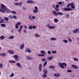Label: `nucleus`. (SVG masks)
<instances>
[{
    "mask_svg": "<svg viewBox=\"0 0 79 79\" xmlns=\"http://www.w3.org/2000/svg\"><path fill=\"white\" fill-rule=\"evenodd\" d=\"M6 55V53H0V56H5Z\"/></svg>",
    "mask_w": 79,
    "mask_h": 79,
    "instance_id": "16",
    "label": "nucleus"
},
{
    "mask_svg": "<svg viewBox=\"0 0 79 79\" xmlns=\"http://www.w3.org/2000/svg\"><path fill=\"white\" fill-rule=\"evenodd\" d=\"M13 57L14 58H15V60L17 61H18V60H19L18 59H17L18 57V55H14L13 56Z\"/></svg>",
    "mask_w": 79,
    "mask_h": 79,
    "instance_id": "9",
    "label": "nucleus"
},
{
    "mask_svg": "<svg viewBox=\"0 0 79 79\" xmlns=\"http://www.w3.org/2000/svg\"><path fill=\"white\" fill-rule=\"evenodd\" d=\"M43 78H45L47 77V75L45 73H44L42 75Z\"/></svg>",
    "mask_w": 79,
    "mask_h": 79,
    "instance_id": "32",
    "label": "nucleus"
},
{
    "mask_svg": "<svg viewBox=\"0 0 79 79\" xmlns=\"http://www.w3.org/2000/svg\"><path fill=\"white\" fill-rule=\"evenodd\" d=\"M47 61H45L43 65L44 67H45V66L46 65H47Z\"/></svg>",
    "mask_w": 79,
    "mask_h": 79,
    "instance_id": "37",
    "label": "nucleus"
},
{
    "mask_svg": "<svg viewBox=\"0 0 79 79\" xmlns=\"http://www.w3.org/2000/svg\"><path fill=\"white\" fill-rule=\"evenodd\" d=\"M15 5H18L19 6H22V2H20L19 3H15Z\"/></svg>",
    "mask_w": 79,
    "mask_h": 79,
    "instance_id": "12",
    "label": "nucleus"
},
{
    "mask_svg": "<svg viewBox=\"0 0 79 79\" xmlns=\"http://www.w3.org/2000/svg\"><path fill=\"white\" fill-rule=\"evenodd\" d=\"M55 10H56V11L57 12H58L59 11V10H60V9H58L57 8H56V7H55Z\"/></svg>",
    "mask_w": 79,
    "mask_h": 79,
    "instance_id": "40",
    "label": "nucleus"
},
{
    "mask_svg": "<svg viewBox=\"0 0 79 79\" xmlns=\"http://www.w3.org/2000/svg\"><path fill=\"white\" fill-rule=\"evenodd\" d=\"M0 39L1 40H3L5 39V36L3 35H1L0 37Z\"/></svg>",
    "mask_w": 79,
    "mask_h": 79,
    "instance_id": "29",
    "label": "nucleus"
},
{
    "mask_svg": "<svg viewBox=\"0 0 79 79\" xmlns=\"http://www.w3.org/2000/svg\"><path fill=\"white\" fill-rule=\"evenodd\" d=\"M58 65H59L61 68L64 69V66H67V64L64 63H61V62H58Z\"/></svg>",
    "mask_w": 79,
    "mask_h": 79,
    "instance_id": "1",
    "label": "nucleus"
},
{
    "mask_svg": "<svg viewBox=\"0 0 79 79\" xmlns=\"http://www.w3.org/2000/svg\"><path fill=\"white\" fill-rule=\"evenodd\" d=\"M24 47V44H22L20 46V49H23Z\"/></svg>",
    "mask_w": 79,
    "mask_h": 79,
    "instance_id": "24",
    "label": "nucleus"
},
{
    "mask_svg": "<svg viewBox=\"0 0 79 79\" xmlns=\"http://www.w3.org/2000/svg\"><path fill=\"white\" fill-rule=\"evenodd\" d=\"M42 65L41 64H39V71H42Z\"/></svg>",
    "mask_w": 79,
    "mask_h": 79,
    "instance_id": "11",
    "label": "nucleus"
},
{
    "mask_svg": "<svg viewBox=\"0 0 79 79\" xmlns=\"http://www.w3.org/2000/svg\"><path fill=\"white\" fill-rule=\"evenodd\" d=\"M42 61H43V62H44V61H46V59L45 58H43L42 59Z\"/></svg>",
    "mask_w": 79,
    "mask_h": 79,
    "instance_id": "41",
    "label": "nucleus"
},
{
    "mask_svg": "<svg viewBox=\"0 0 79 79\" xmlns=\"http://www.w3.org/2000/svg\"><path fill=\"white\" fill-rule=\"evenodd\" d=\"M28 19H29V20H31V21H33V19H32V16L30 15L29 16V17Z\"/></svg>",
    "mask_w": 79,
    "mask_h": 79,
    "instance_id": "27",
    "label": "nucleus"
},
{
    "mask_svg": "<svg viewBox=\"0 0 79 79\" xmlns=\"http://www.w3.org/2000/svg\"><path fill=\"white\" fill-rule=\"evenodd\" d=\"M36 28L37 27L35 26H32V28H33V29H35V28Z\"/></svg>",
    "mask_w": 79,
    "mask_h": 79,
    "instance_id": "58",
    "label": "nucleus"
},
{
    "mask_svg": "<svg viewBox=\"0 0 79 79\" xmlns=\"http://www.w3.org/2000/svg\"><path fill=\"white\" fill-rule=\"evenodd\" d=\"M64 2H58L59 5H61V4H63Z\"/></svg>",
    "mask_w": 79,
    "mask_h": 79,
    "instance_id": "52",
    "label": "nucleus"
},
{
    "mask_svg": "<svg viewBox=\"0 0 79 79\" xmlns=\"http://www.w3.org/2000/svg\"><path fill=\"white\" fill-rule=\"evenodd\" d=\"M21 22H19L17 23L15 25V28L16 29H18L19 27L18 26H19V25H21Z\"/></svg>",
    "mask_w": 79,
    "mask_h": 79,
    "instance_id": "6",
    "label": "nucleus"
},
{
    "mask_svg": "<svg viewBox=\"0 0 79 79\" xmlns=\"http://www.w3.org/2000/svg\"><path fill=\"white\" fill-rule=\"evenodd\" d=\"M69 15L68 14L66 15V17L67 19H68L69 18Z\"/></svg>",
    "mask_w": 79,
    "mask_h": 79,
    "instance_id": "46",
    "label": "nucleus"
},
{
    "mask_svg": "<svg viewBox=\"0 0 79 79\" xmlns=\"http://www.w3.org/2000/svg\"><path fill=\"white\" fill-rule=\"evenodd\" d=\"M9 63H16V61L13 60H9Z\"/></svg>",
    "mask_w": 79,
    "mask_h": 79,
    "instance_id": "23",
    "label": "nucleus"
},
{
    "mask_svg": "<svg viewBox=\"0 0 79 79\" xmlns=\"http://www.w3.org/2000/svg\"><path fill=\"white\" fill-rule=\"evenodd\" d=\"M35 37H40V35H38L37 33H36L35 34Z\"/></svg>",
    "mask_w": 79,
    "mask_h": 79,
    "instance_id": "36",
    "label": "nucleus"
},
{
    "mask_svg": "<svg viewBox=\"0 0 79 79\" xmlns=\"http://www.w3.org/2000/svg\"><path fill=\"white\" fill-rule=\"evenodd\" d=\"M15 76V74L13 73H12L10 75V77H13Z\"/></svg>",
    "mask_w": 79,
    "mask_h": 79,
    "instance_id": "51",
    "label": "nucleus"
},
{
    "mask_svg": "<svg viewBox=\"0 0 79 79\" xmlns=\"http://www.w3.org/2000/svg\"><path fill=\"white\" fill-rule=\"evenodd\" d=\"M27 58L28 60H32V57H31L29 56H27Z\"/></svg>",
    "mask_w": 79,
    "mask_h": 79,
    "instance_id": "35",
    "label": "nucleus"
},
{
    "mask_svg": "<svg viewBox=\"0 0 79 79\" xmlns=\"http://www.w3.org/2000/svg\"><path fill=\"white\" fill-rule=\"evenodd\" d=\"M8 17L10 19H13V16L12 15H9Z\"/></svg>",
    "mask_w": 79,
    "mask_h": 79,
    "instance_id": "45",
    "label": "nucleus"
},
{
    "mask_svg": "<svg viewBox=\"0 0 79 79\" xmlns=\"http://www.w3.org/2000/svg\"><path fill=\"white\" fill-rule=\"evenodd\" d=\"M1 26L2 27H4L6 26V25L4 23H2L1 24Z\"/></svg>",
    "mask_w": 79,
    "mask_h": 79,
    "instance_id": "34",
    "label": "nucleus"
},
{
    "mask_svg": "<svg viewBox=\"0 0 79 79\" xmlns=\"http://www.w3.org/2000/svg\"><path fill=\"white\" fill-rule=\"evenodd\" d=\"M45 56V55L42 54H39L38 55V56Z\"/></svg>",
    "mask_w": 79,
    "mask_h": 79,
    "instance_id": "25",
    "label": "nucleus"
},
{
    "mask_svg": "<svg viewBox=\"0 0 79 79\" xmlns=\"http://www.w3.org/2000/svg\"><path fill=\"white\" fill-rule=\"evenodd\" d=\"M63 41L64 43H68V41L66 40H63Z\"/></svg>",
    "mask_w": 79,
    "mask_h": 79,
    "instance_id": "44",
    "label": "nucleus"
},
{
    "mask_svg": "<svg viewBox=\"0 0 79 79\" xmlns=\"http://www.w3.org/2000/svg\"><path fill=\"white\" fill-rule=\"evenodd\" d=\"M23 32L24 33H26V34H27V31H26V30L25 29L23 30Z\"/></svg>",
    "mask_w": 79,
    "mask_h": 79,
    "instance_id": "54",
    "label": "nucleus"
},
{
    "mask_svg": "<svg viewBox=\"0 0 79 79\" xmlns=\"http://www.w3.org/2000/svg\"><path fill=\"white\" fill-rule=\"evenodd\" d=\"M24 28H25V29H27V26H25L24 27Z\"/></svg>",
    "mask_w": 79,
    "mask_h": 79,
    "instance_id": "61",
    "label": "nucleus"
},
{
    "mask_svg": "<svg viewBox=\"0 0 79 79\" xmlns=\"http://www.w3.org/2000/svg\"><path fill=\"white\" fill-rule=\"evenodd\" d=\"M38 8L37 6H35V10L33 11L34 13H37L38 12Z\"/></svg>",
    "mask_w": 79,
    "mask_h": 79,
    "instance_id": "5",
    "label": "nucleus"
},
{
    "mask_svg": "<svg viewBox=\"0 0 79 79\" xmlns=\"http://www.w3.org/2000/svg\"><path fill=\"white\" fill-rule=\"evenodd\" d=\"M74 60H75V61H78V60H79V59H78V58H74Z\"/></svg>",
    "mask_w": 79,
    "mask_h": 79,
    "instance_id": "50",
    "label": "nucleus"
},
{
    "mask_svg": "<svg viewBox=\"0 0 79 79\" xmlns=\"http://www.w3.org/2000/svg\"><path fill=\"white\" fill-rule=\"evenodd\" d=\"M28 28L29 29H32V25H30L28 27Z\"/></svg>",
    "mask_w": 79,
    "mask_h": 79,
    "instance_id": "38",
    "label": "nucleus"
},
{
    "mask_svg": "<svg viewBox=\"0 0 79 79\" xmlns=\"http://www.w3.org/2000/svg\"><path fill=\"white\" fill-rule=\"evenodd\" d=\"M13 18L14 19H17V17L15 15H13Z\"/></svg>",
    "mask_w": 79,
    "mask_h": 79,
    "instance_id": "53",
    "label": "nucleus"
},
{
    "mask_svg": "<svg viewBox=\"0 0 79 79\" xmlns=\"http://www.w3.org/2000/svg\"><path fill=\"white\" fill-rule=\"evenodd\" d=\"M23 29V25H21L19 29L18 30V31L19 32H21V29Z\"/></svg>",
    "mask_w": 79,
    "mask_h": 79,
    "instance_id": "18",
    "label": "nucleus"
},
{
    "mask_svg": "<svg viewBox=\"0 0 79 79\" xmlns=\"http://www.w3.org/2000/svg\"><path fill=\"white\" fill-rule=\"evenodd\" d=\"M52 6L53 8H55H55H56L55 7V5H52Z\"/></svg>",
    "mask_w": 79,
    "mask_h": 79,
    "instance_id": "60",
    "label": "nucleus"
},
{
    "mask_svg": "<svg viewBox=\"0 0 79 79\" xmlns=\"http://www.w3.org/2000/svg\"><path fill=\"white\" fill-rule=\"evenodd\" d=\"M55 68V67L54 66H51L50 65L49 66V68L50 69H53V68Z\"/></svg>",
    "mask_w": 79,
    "mask_h": 79,
    "instance_id": "33",
    "label": "nucleus"
},
{
    "mask_svg": "<svg viewBox=\"0 0 79 79\" xmlns=\"http://www.w3.org/2000/svg\"><path fill=\"white\" fill-rule=\"evenodd\" d=\"M3 19H2L0 21V23H3Z\"/></svg>",
    "mask_w": 79,
    "mask_h": 79,
    "instance_id": "56",
    "label": "nucleus"
},
{
    "mask_svg": "<svg viewBox=\"0 0 79 79\" xmlns=\"http://www.w3.org/2000/svg\"><path fill=\"white\" fill-rule=\"evenodd\" d=\"M71 6V3H69L68 4H67V5L66 6V7L67 8H68V7H69V6Z\"/></svg>",
    "mask_w": 79,
    "mask_h": 79,
    "instance_id": "48",
    "label": "nucleus"
},
{
    "mask_svg": "<svg viewBox=\"0 0 79 79\" xmlns=\"http://www.w3.org/2000/svg\"><path fill=\"white\" fill-rule=\"evenodd\" d=\"M72 66L73 68H74V69H77L78 68L77 66L74 64L72 65Z\"/></svg>",
    "mask_w": 79,
    "mask_h": 79,
    "instance_id": "17",
    "label": "nucleus"
},
{
    "mask_svg": "<svg viewBox=\"0 0 79 79\" xmlns=\"http://www.w3.org/2000/svg\"><path fill=\"white\" fill-rule=\"evenodd\" d=\"M27 3L28 4L34 3V2L31 0H28L27 1Z\"/></svg>",
    "mask_w": 79,
    "mask_h": 79,
    "instance_id": "8",
    "label": "nucleus"
},
{
    "mask_svg": "<svg viewBox=\"0 0 79 79\" xmlns=\"http://www.w3.org/2000/svg\"><path fill=\"white\" fill-rule=\"evenodd\" d=\"M71 8H75V4L73 2H72L71 3Z\"/></svg>",
    "mask_w": 79,
    "mask_h": 79,
    "instance_id": "10",
    "label": "nucleus"
},
{
    "mask_svg": "<svg viewBox=\"0 0 79 79\" xmlns=\"http://www.w3.org/2000/svg\"><path fill=\"white\" fill-rule=\"evenodd\" d=\"M59 7H60V6H59V5H56V8H59Z\"/></svg>",
    "mask_w": 79,
    "mask_h": 79,
    "instance_id": "55",
    "label": "nucleus"
},
{
    "mask_svg": "<svg viewBox=\"0 0 79 79\" xmlns=\"http://www.w3.org/2000/svg\"><path fill=\"white\" fill-rule=\"evenodd\" d=\"M64 11H72V9L70 8H64L63 9Z\"/></svg>",
    "mask_w": 79,
    "mask_h": 79,
    "instance_id": "4",
    "label": "nucleus"
},
{
    "mask_svg": "<svg viewBox=\"0 0 79 79\" xmlns=\"http://www.w3.org/2000/svg\"><path fill=\"white\" fill-rule=\"evenodd\" d=\"M48 54H50L51 53V52H50V51H48Z\"/></svg>",
    "mask_w": 79,
    "mask_h": 79,
    "instance_id": "62",
    "label": "nucleus"
},
{
    "mask_svg": "<svg viewBox=\"0 0 79 79\" xmlns=\"http://www.w3.org/2000/svg\"><path fill=\"white\" fill-rule=\"evenodd\" d=\"M49 24H48L47 25V26H48V28L49 29H55V26H49Z\"/></svg>",
    "mask_w": 79,
    "mask_h": 79,
    "instance_id": "7",
    "label": "nucleus"
},
{
    "mask_svg": "<svg viewBox=\"0 0 79 79\" xmlns=\"http://www.w3.org/2000/svg\"><path fill=\"white\" fill-rule=\"evenodd\" d=\"M15 2H18V0H15Z\"/></svg>",
    "mask_w": 79,
    "mask_h": 79,
    "instance_id": "64",
    "label": "nucleus"
},
{
    "mask_svg": "<svg viewBox=\"0 0 79 79\" xmlns=\"http://www.w3.org/2000/svg\"><path fill=\"white\" fill-rule=\"evenodd\" d=\"M8 53H9L10 54H11V55H13V54H14V53H15L14 52L11 50H9L8 51Z\"/></svg>",
    "mask_w": 79,
    "mask_h": 79,
    "instance_id": "15",
    "label": "nucleus"
},
{
    "mask_svg": "<svg viewBox=\"0 0 79 79\" xmlns=\"http://www.w3.org/2000/svg\"><path fill=\"white\" fill-rule=\"evenodd\" d=\"M53 57H48V59L49 60H51L53 59Z\"/></svg>",
    "mask_w": 79,
    "mask_h": 79,
    "instance_id": "39",
    "label": "nucleus"
},
{
    "mask_svg": "<svg viewBox=\"0 0 79 79\" xmlns=\"http://www.w3.org/2000/svg\"><path fill=\"white\" fill-rule=\"evenodd\" d=\"M4 19L6 21H8L9 20V18L8 17H4Z\"/></svg>",
    "mask_w": 79,
    "mask_h": 79,
    "instance_id": "21",
    "label": "nucleus"
},
{
    "mask_svg": "<svg viewBox=\"0 0 79 79\" xmlns=\"http://www.w3.org/2000/svg\"><path fill=\"white\" fill-rule=\"evenodd\" d=\"M27 52L29 53H31V50H30L29 49H28L27 50H26L25 51V52Z\"/></svg>",
    "mask_w": 79,
    "mask_h": 79,
    "instance_id": "19",
    "label": "nucleus"
},
{
    "mask_svg": "<svg viewBox=\"0 0 79 79\" xmlns=\"http://www.w3.org/2000/svg\"><path fill=\"white\" fill-rule=\"evenodd\" d=\"M52 13L55 16H57L58 15H63V13H61L60 12H58L57 13H56V11L55 10H53L52 11Z\"/></svg>",
    "mask_w": 79,
    "mask_h": 79,
    "instance_id": "2",
    "label": "nucleus"
},
{
    "mask_svg": "<svg viewBox=\"0 0 79 79\" xmlns=\"http://www.w3.org/2000/svg\"><path fill=\"white\" fill-rule=\"evenodd\" d=\"M32 18L33 19H35V16H32Z\"/></svg>",
    "mask_w": 79,
    "mask_h": 79,
    "instance_id": "57",
    "label": "nucleus"
},
{
    "mask_svg": "<svg viewBox=\"0 0 79 79\" xmlns=\"http://www.w3.org/2000/svg\"><path fill=\"white\" fill-rule=\"evenodd\" d=\"M54 76H55V77H60V73H56L54 74Z\"/></svg>",
    "mask_w": 79,
    "mask_h": 79,
    "instance_id": "20",
    "label": "nucleus"
},
{
    "mask_svg": "<svg viewBox=\"0 0 79 79\" xmlns=\"http://www.w3.org/2000/svg\"><path fill=\"white\" fill-rule=\"evenodd\" d=\"M0 10H1V11L3 13V12H6V13H10V10L7 8V7L6 8V9H5V10H2V9H0Z\"/></svg>",
    "mask_w": 79,
    "mask_h": 79,
    "instance_id": "3",
    "label": "nucleus"
},
{
    "mask_svg": "<svg viewBox=\"0 0 79 79\" xmlns=\"http://www.w3.org/2000/svg\"><path fill=\"white\" fill-rule=\"evenodd\" d=\"M16 65L17 66H18V67H19V68H21V65L19 63H17Z\"/></svg>",
    "mask_w": 79,
    "mask_h": 79,
    "instance_id": "28",
    "label": "nucleus"
},
{
    "mask_svg": "<svg viewBox=\"0 0 79 79\" xmlns=\"http://www.w3.org/2000/svg\"><path fill=\"white\" fill-rule=\"evenodd\" d=\"M68 40L69 42L70 43L72 42V40H71V39L70 38H68Z\"/></svg>",
    "mask_w": 79,
    "mask_h": 79,
    "instance_id": "43",
    "label": "nucleus"
},
{
    "mask_svg": "<svg viewBox=\"0 0 79 79\" xmlns=\"http://www.w3.org/2000/svg\"><path fill=\"white\" fill-rule=\"evenodd\" d=\"M52 53H56V51H52Z\"/></svg>",
    "mask_w": 79,
    "mask_h": 79,
    "instance_id": "49",
    "label": "nucleus"
},
{
    "mask_svg": "<svg viewBox=\"0 0 79 79\" xmlns=\"http://www.w3.org/2000/svg\"><path fill=\"white\" fill-rule=\"evenodd\" d=\"M51 40H56V38L55 37H52L50 38Z\"/></svg>",
    "mask_w": 79,
    "mask_h": 79,
    "instance_id": "22",
    "label": "nucleus"
},
{
    "mask_svg": "<svg viewBox=\"0 0 79 79\" xmlns=\"http://www.w3.org/2000/svg\"><path fill=\"white\" fill-rule=\"evenodd\" d=\"M15 38L14 36H10L9 38V39H13Z\"/></svg>",
    "mask_w": 79,
    "mask_h": 79,
    "instance_id": "31",
    "label": "nucleus"
},
{
    "mask_svg": "<svg viewBox=\"0 0 79 79\" xmlns=\"http://www.w3.org/2000/svg\"><path fill=\"white\" fill-rule=\"evenodd\" d=\"M79 31V29H77L73 31V34H76L77 33V32Z\"/></svg>",
    "mask_w": 79,
    "mask_h": 79,
    "instance_id": "13",
    "label": "nucleus"
},
{
    "mask_svg": "<svg viewBox=\"0 0 79 79\" xmlns=\"http://www.w3.org/2000/svg\"><path fill=\"white\" fill-rule=\"evenodd\" d=\"M3 64L2 63L0 64V68H3Z\"/></svg>",
    "mask_w": 79,
    "mask_h": 79,
    "instance_id": "47",
    "label": "nucleus"
},
{
    "mask_svg": "<svg viewBox=\"0 0 79 79\" xmlns=\"http://www.w3.org/2000/svg\"><path fill=\"white\" fill-rule=\"evenodd\" d=\"M43 73L45 74H47L48 73V72L47 71V70L45 69V68H44L43 70Z\"/></svg>",
    "mask_w": 79,
    "mask_h": 79,
    "instance_id": "14",
    "label": "nucleus"
},
{
    "mask_svg": "<svg viewBox=\"0 0 79 79\" xmlns=\"http://www.w3.org/2000/svg\"><path fill=\"white\" fill-rule=\"evenodd\" d=\"M11 13H13V14H16V12L15 11L11 10Z\"/></svg>",
    "mask_w": 79,
    "mask_h": 79,
    "instance_id": "42",
    "label": "nucleus"
},
{
    "mask_svg": "<svg viewBox=\"0 0 79 79\" xmlns=\"http://www.w3.org/2000/svg\"><path fill=\"white\" fill-rule=\"evenodd\" d=\"M40 52L41 53H42V54H44V55L46 54V53H45V51L42 50L40 51Z\"/></svg>",
    "mask_w": 79,
    "mask_h": 79,
    "instance_id": "26",
    "label": "nucleus"
},
{
    "mask_svg": "<svg viewBox=\"0 0 79 79\" xmlns=\"http://www.w3.org/2000/svg\"><path fill=\"white\" fill-rule=\"evenodd\" d=\"M26 8L25 7H23V10H26Z\"/></svg>",
    "mask_w": 79,
    "mask_h": 79,
    "instance_id": "63",
    "label": "nucleus"
},
{
    "mask_svg": "<svg viewBox=\"0 0 79 79\" xmlns=\"http://www.w3.org/2000/svg\"><path fill=\"white\" fill-rule=\"evenodd\" d=\"M54 22H55V23H58V22L59 21L58 19H54Z\"/></svg>",
    "mask_w": 79,
    "mask_h": 79,
    "instance_id": "30",
    "label": "nucleus"
},
{
    "mask_svg": "<svg viewBox=\"0 0 79 79\" xmlns=\"http://www.w3.org/2000/svg\"><path fill=\"white\" fill-rule=\"evenodd\" d=\"M67 71L68 72V73H71V72H72L71 70H67Z\"/></svg>",
    "mask_w": 79,
    "mask_h": 79,
    "instance_id": "59",
    "label": "nucleus"
}]
</instances>
